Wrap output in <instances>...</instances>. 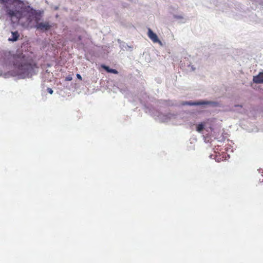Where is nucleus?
I'll list each match as a JSON object with an SVG mask.
<instances>
[{
  "label": "nucleus",
  "instance_id": "f03ea898",
  "mask_svg": "<svg viewBox=\"0 0 263 263\" xmlns=\"http://www.w3.org/2000/svg\"><path fill=\"white\" fill-rule=\"evenodd\" d=\"M0 3L4 5L7 15L14 22L19 18L17 13L21 14L24 8L28 6L21 0H0Z\"/></svg>",
  "mask_w": 263,
  "mask_h": 263
},
{
  "label": "nucleus",
  "instance_id": "f8f14e48",
  "mask_svg": "<svg viewBox=\"0 0 263 263\" xmlns=\"http://www.w3.org/2000/svg\"><path fill=\"white\" fill-rule=\"evenodd\" d=\"M77 77L78 79H79L80 80H82V77H81V76L80 74H78V73L77 74Z\"/></svg>",
  "mask_w": 263,
  "mask_h": 263
},
{
  "label": "nucleus",
  "instance_id": "1a4fd4ad",
  "mask_svg": "<svg viewBox=\"0 0 263 263\" xmlns=\"http://www.w3.org/2000/svg\"><path fill=\"white\" fill-rule=\"evenodd\" d=\"M203 128H204L203 124L202 123H200V124H199L198 125H197V127H196V130H197V131L200 132L203 129Z\"/></svg>",
  "mask_w": 263,
  "mask_h": 263
},
{
  "label": "nucleus",
  "instance_id": "39448f33",
  "mask_svg": "<svg viewBox=\"0 0 263 263\" xmlns=\"http://www.w3.org/2000/svg\"><path fill=\"white\" fill-rule=\"evenodd\" d=\"M214 103L211 101H200L198 102H185L183 103V105H188L190 106L193 105H201L213 104Z\"/></svg>",
  "mask_w": 263,
  "mask_h": 263
},
{
  "label": "nucleus",
  "instance_id": "20e7f679",
  "mask_svg": "<svg viewBox=\"0 0 263 263\" xmlns=\"http://www.w3.org/2000/svg\"><path fill=\"white\" fill-rule=\"evenodd\" d=\"M147 35L153 43H158L161 46H162V43L159 39L157 35L154 33L150 28H148V29Z\"/></svg>",
  "mask_w": 263,
  "mask_h": 263
},
{
  "label": "nucleus",
  "instance_id": "423d86ee",
  "mask_svg": "<svg viewBox=\"0 0 263 263\" xmlns=\"http://www.w3.org/2000/svg\"><path fill=\"white\" fill-rule=\"evenodd\" d=\"M253 81L255 83H263V72H260L258 75L253 77Z\"/></svg>",
  "mask_w": 263,
  "mask_h": 263
},
{
  "label": "nucleus",
  "instance_id": "9d476101",
  "mask_svg": "<svg viewBox=\"0 0 263 263\" xmlns=\"http://www.w3.org/2000/svg\"><path fill=\"white\" fill-rule=\"evenodd\" d=\"M72 80V78L71 76L69 75L67 77H66L65 80L67 81H70Z\"/></svg>",
  "mask_w": 263,
  "mask_h": 263
},
{
  "label": "nucleus",
  "instance_id": "f257e3e1",
  "mask_svg": "<svg viewBox=\"0 0 263 263\" xmlns=\"http://www.w3.org/2000/svg\"><path fill=\"white\" fill-rule=\"evenodd\" d=\"M19 17L16 22H19L25 27H34L41 31L49 30L51 26L49 22H39L42 17V13L36 10L29 5L24 8L22 13H17Z\"/></svg>",
  "mask_w": 263,
  "mask_h": 263
},
{
  "label": "nucleus",
  "instance_id": "7ed1b4c3",
  "mask_svg": "<svg viewBox=\"0 0 263 263\" xmlns=\"http://www.w3.org/2000/svg\"><path fill=\"white\" fill-rule=\"evenodd\" d=\"M10 59L20 74L28 75L33 70V65L27 61L23 53L13 54Z\"/></svg>",
  "mask_w": 263,
  "mask_h": 263
},
{
  "label": "nucleus",
  "instance_id": "9b49d317",
  "mask_svg": "<svg viewBox=\"0 0 263 263\" xmlns=\"http://www.w3.org/2000/svg\"><path fill=\"white\" fill-rule=\"evenodd\" d=\"M47 91L48 92L50 93V94H52L53 93V90L51 88H47Z\"/></svg>",
  "mask_w": 263,
  "mask_h": 263
},
{
  "label": "nucleus",
  "instance_id": "0eeeda50",
  "mask_svg": "<svg viewBox=\"0 0 263 263\" xmlns=\"http://www.w3.org/2000/svg\"><path fill=\"white\" fill-rule=\"evenodd\" d=\"M11 33H12V38H9L8 39V40L9 41H12V42L16 41L20 37V34H19L18 32L17 31H14V32H12Z\"/></svg>",
  "mask_w": 263,
  "mask_h": 263
},
{
  "label": "nucleus",
  "instance_id": "6e6552de",
  "mask_svg": "<svg viewBox=\"0 0 263 263\" xmlns=\"http://www.w3.org/2000/svg\"><path fill=\"white\" fill-rule=\"evenodd\" d=\"M102 67L104 68L106 71L108 72L114 73V74H118V71L114 69H111L108 66H105V65H102Z\"/></svg>",
  "mask_w": 263,
  "mask_h": 263
}]
</instances>
